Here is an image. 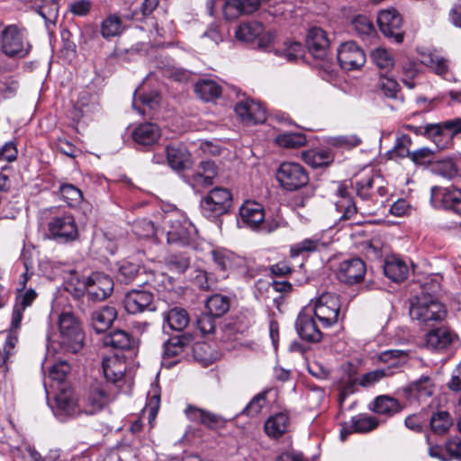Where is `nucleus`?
I'll return each mask as SVG.
<instances>
[{"instance_id":"f257e3e1","label":"nucleus","mask_w":461,"mask_h":461,"mask_svg":"<svg viewBox=\"0 0 461 461\" xmlns=\"http://www.w3.org/2000/svg\"><path fill=\"white\" fill-rule=\"evenodd\" d=\"M446 313L445 306L430 294L422 293L411 302L410 316L421 323L441 321Z\"/></svg>"},{"instance_id":"f03ea898","label":"nucleus","mask_w":461,"mask_h":461,"mask_svg":"<svg viewBox=\"0 0 461 461\" xmlns=\"http://www.w3.org/2000/svg\"><path fill=\"white\" fill-rule=\"evenodd\" d=\"M232 203V194L228 188L212 189L200 203L201 212L209 219H215L229 212Z\"/></svg>"},{"instance_id":"7ed1b4c3","label":"nucleus","mask_w":461,"mask_h":461,"mask_svg":"<svg viewBox=\"0 0 461 461\" xmlns=\"http://www.w3.org/2000/svg\"><path fill=\"white\" fill-rule=\"evenodd\" d=\"M340 301L338 295L323 293L314 303L312 313L321 328H330L338 323L340 315Z\"/></svg>"},{"instance_id":"20e7f679","label":"nucleus","mask_w":461,"mask_h":461,"mask_svg":"<svg viewBox=\"0 0 461 461\" xmlns=\"http://www.w3.org/2000/svg\"><path fill=\"white\" fill-rule=\"evenodd\" d=\"M1 50L8 57H25L31 49L24 32L16 25L6 26L0 33Z\"/></svg>"},{"instance_id":"39448f33","label":"nucleus","mask_w":461,"mask_h":461,"mask_svg":"<svg viewBox=\"0 0 461 461\" xmlns=\"http://www.w3.org/2000/svg\"><path fill=\"white\" fill-rule=\"evenodd\" d=\"M276 178L283 189L290 192L304 187L310 180L306 169L295 162L280 164L276 173Z\"/></svg>"},{"instance_id":"423d86ee","label":"nucleus","mask_w":461,"mask_h":461,"mask_svg":"<svg viewBox=\"0 0 461 461\" xmlns=\"http://www.w3.org/2000/svg\"><path fill=\"white\" fill-rule=\"evenodd\" d=\"M60 345L68 351L76 353L83 347L84 333L77 319L70 312H64L59 321Z\"/></svg>"},{"instance_id":"0eeeda50","label":"nucleus","mask_w":461,"mask_h":461,"mask_svg":"<svg viewBox=\"0 0 461 461\" xmlns=\"http://www.w3.org/2000/svg\"><path fill=\"white\" fill-rule=\"evenodd\" d=\"M50 237L58 243H69L78 238V228L73 215L64 213L51 218L48 223Z\"/></svg>"},{"instance_id":"6e6552de","label":"nucleus","mask_w":461,"mask_h":461,"mask_svg":"<svg viewBox=\"0 0 461 461\" xmlns=\"http://www.w3.org/2000/svg\"><path fill=\"white\" fill-rule=\"evenodd\" d=\"M457 334L448 327L441 326L429 330L424 337V347L434 352L445 353L458 343Z\"/></svg>"},{"instance_id":"1a4fd4ad","label":"nucleus","mask_w":461,"mask_h":461,"mask_svg":"<svg viewBox=\"0 0 461 461\" xmlns=\"http://www.w3.org/2000/svg\"><path fill=\"white\" fill-rule=\"evenodd\" d=\"M235 37L242 42L257 41L258 47L266 49L275 41V32H265L264 26L259 22H249L241 23L235 31Z\"/></svg>"},{"instance_id":"9d476101","label":"nucleus","mask_w":461,"mask_h":461,"mask_svg":"<svg viewBox=\"0 0 461 461\" xmlns=\"http://www.w3.org/2000/svg\"><path fill=\"white\" fill-rule=\"evenodd\" d=\"M430 203L435 208L461 214V189L454 186H433L430 190Z\"/></svg>"},{"instance_id":"9b49d317","label":"nucleus","mask_w":461,"mask_h":461,"mask_svg":"<svg viewBox=\"0 0 461 461\" xmlns=\"http://www.w3.org/2000/svg\"><path fill=\"white\" fill-rule=\"evenodd\" d=\"M377 23L384 36L393 38L398 43L402 41V18L394 8L380 11L377 15Z\"/></svg>"},{"instance_id":"f8f14e48","label":"nucleus","mask_w":461,"mask_h":461,"mask_svg":"<svg viewBox=\"0 0 461 461\" xmlns=\"http://www.w3.org/2000/svg\"><path fill=\"white\" fill-rule=\"evenodd\" d=\"M154 294L147 290L132 289L124 295L122 303L127 312L137 314L145 311H155Z\"/></svg>"},{"instance_id":"ddd939ff","label":"nucleus","mask_w":461,"mask_h":461,"mask_svg":"<svg viewBox=\"0 0 461 461\" xmlns=\"http://www.w3.org/2000/svg\"><path fill=\"white\" fill-rule=\"evenodd\" d=\"M338 60L345 70L359 68L366 62L363 50L353 41L342 43L338 49Z\"/></svg>"},{"instance_id":"4468645a","label":"nucleus","mask_w":461,"mask_h":461,"mask_svg":"<svg viewBox=\"0 0 461 461\" xmlns=\"http://www.w3.org/2000/svg\"><path fill=\"white\" fill-rule=\"evenodd\" d=\"M167 222L169 224V229L167 231L168 243L180 245L189 243L194 230V226L189 221L180 217L168 216Z\"/></svg>"},{"instance_id":"2eb2a0df","label":"nucleus","mask_w":461,"mask_h":461,"mask_svg":"<svg viewBox=\"0 0 461 461\" xmlns=\"http://www.w3.org/2000/svg\"><path fill=\"white\" fill-rule=\"evenodd\" d=\"M213 263L216 268L222 272V276L226 273L233 270L243 271L246 267V259L226 249H215L211 252Z\"/></svg>"},{"instance_id":"dca6fc26","label":"nucleus","mask_w":461,"mask_h":461,"mask_svg":"<svg viewBox=\"0 0 461 461\" xmlns=\"http://www.w3.org/2000/svg\"><path fill=\"white\" fill-rule=\"evenodd\" d=\"M86 289L89 298L102 301L111 295L113 290V281L107 275L94 273L87 278Z\"/></svg>"},{"instance_id":"f3484780","label":"nucleus","mask_w":461,"mask_h":461,"mask_svg":"<svg viewBox=\"0 0 461 461\" xmlns=\"http://www.w3.org/2000/svg\"><path fill=\"white\" fill-rule=\"evenodd\" d=\"M366 274V265L359 258L343 260L339 263L336 275L340 282L353 285L360 282Z\"/></svg>"},{"instance_id":"a211bd4d","label":"nucleus","mask_w":461,"mask_h":461,"mask_svg":"<svg viewBox=\"0 0 461 461\" xmlns=\"http://www.w3.org/2000/svg\"><path fill=\"white\" fill-rule=\"evenodd\" d=\"M236 114L246 123L258 124L266 121V110L262 104L253 99L246 98L235 105Z\"/></svg>"},{"instance_id":"6ab92c4d","label":"nucleus","mask_w":461,"mask_h":461,"mask_svg":"<svg viewBox=\"0 0 461 461\" xmlns=\"http://www.w3.org/2000/svg\"><path fill=\"white\" fill-rule=\"evenodd\" d=\"M185 413L190 421L205 426L210 429H217L225 427L227 420L209 411L188 405Z\"/></svg>"},{"instance_id":"aec40b11","label":"nucleus","mask_w":461,"mask_h":461,"mask_svg":"<svg viewBox=\"0 0 461 461\" xmlns=\"http://www.w3.org/2000/svg\"><path fill=\"white\" fill-rule=\"evenodd\" d=\"M313 316L305 311L301 312L296 319L295 328L303 339L309 342H319L322 338V333Z\"/></svg>"},{"instance_id":"412c9836","label":"nucleus","mask_w":461,"mask_h":461,"mask_svg":"<svg viewBox=\"0 0 461 461\" xmlns=\"http://www.w3.org/2000/svg\"><path fill=\"white\" fill-rule=\"evenodd\" d=\"M113 400L107 393L104 385L95 384L89 388L85 399L84 411L86 414H94L101 411Z\"/></svg>"},{"instance_id":"4be33fe9","label":"nucleus","mask_w":461,"mask_h":461,"mask_svg":"<svg viewBox=\"0 0 461 461\" xmlns=\"http://www.w3.org/2000/svg\"><path fill=\"white\" fill-rule=\"evenodd\" d=\"M54 401L56 415L74 416L81 411L76 394L69 387L60 388Z\"/></svg>"},{"instance_id":"5701e85b","label":"nucleus","mask_w":461,"mask_h":461,"mask_svg":"<svg viewBox=\"0 0 461 461\" xmlns=\"http://www.w3.org/2000/svg\"><path fill=\"white\" fill-rule=\"evenodd\" d=\"M306 46L313 57L323 59L330 46L326 32L319 27L311 28L307 33Z\"/></svg>"},{"instance_id":"b1692460","label":"nucleus","mask_w":461,"mask_h":461,"mask_svg":"<svg viewBox=\"0 0 461 461\" xmlns=\"http://www.w3.org/2000/svg\"><path fill=\"white\" fill-rule=\"evenodd\" d=\"M240 219L248 227L256 229L265 220L262 204L254 201H246L240 208Z\"/></svg>"},{"instance_id":"393cba45","label":"nucleus","mask_w":461,"mask_h":461,"mask_svg":"<svg viewBox=\"0 0 461 461\" xmlns=\"http://www.w3.org/2000/svg\"><path fill=\"white\" fill-rule=\"evenodd\" d=\"M102 368L105 379L108 382L116 383L123 377L127 365L122 357L114 354L103 358Z\"/></svg>"},{"instance_id":"a878e982","label":"nucleus","mask_w":461,"mask_h":461,"mask_svg":"<svg viewBox=\"0 0 461 461\" xmlns=\"http://www.w3.org/2000/svg\"><path fill=\"white\" fill-rule=\"evenodd\" d=\"M336 194L339 197V200L335 203L336 208L342 213L340 220H350L358 210H361V207L356 205L344 183L338 185Z\"/></svg>"},{"instance_id":"bb28decb","label":"nucleus","mask_w":461,"mask_h":461,"mask_svg":"<svg viewBox=\"0 0 461 461\" xmlns=\"http://www.w3.org/2000/svg\"><path fill=\"white\" fill-rule=\"evenodd\" d=\"M160 135L159 127L152 122L139 124L131 132L132 140L141 146H149L156 143Z\"/></svg>"},{"instance_id":"cd10ccee","label":"nucleus","mask_w":461,"mask_h":461,"mask_svg":"<svg viewBox=\"0 0 461 461\" xmlns=\"http://www.w3.org/2000/svg\"><path fill=\"white\" fill-rule=\"evenodd\" d=\"M446 124L447 122L443 121L438 123H428L423 126V136L431 140L440 149L451 146L450 135L447 128L444 127Z\"/></svg>"},{"instance_id":"c85d7f7f","label":"nucleus","mask_w":461,"mask_h":461,"mask_svg":"<svg viewBox=\"0 0 461 461\" xmlns=\"http://www.w3.org/2000/svg\"><path fill=\"white\" fill-rule=\"evenodd\" d=\"M326 242L321 240V237L316 234L292 244L290 247V256L296 258L301 255L321 251L326 248Z\"/></svg>"},{"instance_id":"c756f323","label":"nucleus","mask_w":461,"mask_h":461,"mask_svg":"<svg viewBox=\"0 0 461 461\" xmlns=\"http://www.w3.org/2000/svg\"><path fill=\"white\" fill-rule=\"evenodd\" d=\"M37 294L33 289H28L16 296L15 303L12 312V326L19 329L23 320V312L36 299Z\"/></svg>"},{"instance_id":"7c9ffc66","label":"nucleus","mask_w":461,"mask_h":461,"mask_svg":"<svg viewBox=\"0 0 461 461\" xmlns=\"http://www.w3.org/2000/svg\"><path fill=\"white\" fill-rule=\"evenodd\" d=\"M217 176L218 167L213 161H202L193 176V181L198 186L207 187L213 184Z\"/></svg>"},{"instance_id":"2f4dec72","label":"nucleus","mask_w":461,"mask_h":461,"mask_svg":"<svg viewBox=\"0 0 461 461\" xmlns=\"http://www.w3.org/2000/svg\"><path fill=\"white\" fill-rule=\"evenodd\" d=\"M117 312L114 307L105 306L96 310L92 314V325L97 333L106 331L116 319Z\"/></svg>"},{"instance_id":"473e14b6","label":"nucleus","mask_w":461,"mask_h":461,"mask_svg":"<svg viewBox=\"0 0 461 461\" xmlns=\"http://www.w3.org/2000/svg\"><path fill=\"white\" fill-rule=\"evenodd\" d=\"M167 162L175 170H183L188 167L190 153L185 147L170 145L166 149Z\"/></svg>"},{"instance_id":"72a5a7b5","label":"nucleus","mask_w":461,"mask_h":461,"mask_svg":"<svg viewBox=\"0 0 461 461\" xmlns=\"http://www.w3.org/2000/svg\"><path fill=\"white\" fill-rule=\"evenodd\" d=\"M384 272L388 278L398 283L407 278L409 267L402 259L392 257L385 261Z\"/></svg>"},{"instance_id":"f704fd0d","label":"nucleus","mask_w":461,"mask_h":461,"mask_svg":"<svg viewBox=\"0 0 461 461\" xmlns=\"http://www.w3.org/2000/svg\"><path fill=\"white\" fill-rule=\"evenodd\" d=\"M408 391L418 401H424L433 394L434 384L429 376L422 375L409 385Z\"/></svg>"},{"instance_id":"c9c22d12","label":"nucleus","mask_w":461,"mask_h":461,"mask_svg":"<svg viewBox=\"0 0 461 461\" xmlns=\"http://www.w3.org/2000/svg\"><path fill=\"white\" fill-rule=\"evenodd\" d=\"M303 161L313 168L327 167L332 163L334 158L327 149H310L302 154Z\"/></svg>"},{"instance_id":"e433bc0d","label":"nucleus","mask_w":461,"mask_h":461,"mask_svg":"<svg viewBox=\"0 0 461 461\" xmlns=\"http://www.w3.org/2000/svg\"><path fill=\"white\" fill-rule=\"evenodd\" d=\"M289 417L286 413L279 412L269 417L265 422L266 433L272 438H279L287 429Z\"/></svg>"},{"instance_id":"4c0bfd02","label":"nucleus","mask_w":461,"mask_h":461,"mask_svg":"<svg viewBox=\"0 0 461 461\" xmlns=\"http://www.w3.org/2000/svg\"><path fill=\"white\" fill-rule=\"evenodd\" d=\"M194 91L201 99L209 102L221 95V86L213 80L203 79L196 83Z\"/></svg>"},{"instance_id":"58836bf2","label":"nucleus","mask_w":461,"mask_h":461,"mask_svg":"<svg viewBox=\"0 0 461 461\" xmlns=\"http://www.w3.org/2000/svg\"><path fill=\"white\" fill-rule=\"evenodd\" d=\"M402 410L400 402L393 397L380 395L374 402L373 411L379 414L393 415Z\"/></svg>"},{"instance_id":"ea45409f","label":"nucleus","mask_w":461,"mask_h":461,"mask_svg":"<svg viewBox=\"0 0 461 461\" xmlns=\"http://www.w3.org/2000/svg\"><path fill=\"white\" fill-rule=\"evenodd\" d=\"M105 347H112L118 349H129L133 344L131 336L123 330H115L105 335L103 339Z\"/></svg>"},{"instance_id":"a19ab883","label":"nucleus","mask_w":461,"mask_h":461,"mask_svg":"<svg viewBox=\"0 0 461 461\" xmlns=\"http://www.w3.org/2000/svg\"><path fill=\"white\" fill-rule=\"evenodd\" d=\"M205 307L211 316L221 317L228 312L230 299L225 295L216 294L207 299Z\"/></svg>"},{"instance_id":"79ce46f5","label":"nucleus","mask_w":461,"mask_h":461,"mask_svg":"<svg viewBox=\"0 0 461 461\" xmlns=\"http://www.w3.org/2000/svg\"><path fill=\"white\" fill-rule=\"evenodd\" d=\"M420 62L431 68L438 75L442 76L447 71V61L441 56L430 51H420Z\"/></svg>"},{"instance_id":"37998d69","label":"nucleus","mask_w":461,"mask_h":461,"mask_svg":"<svg viewBox=\"0 0 461 461\" xmlns=\"http://www.w3.org/2000/svg\"><path fill=\"white\" fill-rule=\"evenodd\" d=\"M306 137L300 132H285L276 136L275 142L285 149H297L306 144Z\"/></svg>"},{"instance_id":"c03bdc74","label":"nucleus","mask_w":461,"mask_h":461,"mask_svg":"<svg viewBox=\"0 0 461 461\" xmlns=\"http://www.w3.org/2000/svg\"><path fill=\"white\" fill-rule=\"evenodd\" d=\"M123 30L122 19L114 14L108 15L101 23V34L105 39L120 35Z\"/></svg>"},{"instance_id":"a18cd8bd","label":"nucleus","mask_w":461,"mask_h":461,"mask_svg":"<svg viewBox=\"0 0 461 461\" xmlns=\"http://www.w3.org/2000/svg\"><path fill=\"white\" fill-rule=\"evenodd\" d=\"M189 315L185 309L182 308H173L171 309L167 316L166 321L168 323L171 330H183L189 323Z\"/></svg>"},{"instance_id":"49530a36","label":"nucleus","mask_w":461,"mask_h":461,"mask_svg":"<svg viewBox=\"0 0 461 461\" xmlns=\"http://www.w3.org/2000/svg\"><path fill=\"white\" fill-rule=\"evenodd\" d=\"M431 171L444 178L452 179L457 175L458 169L453 159L444 158L434 162L431 165Z\"/></svg>"},{"instance_id":"de8ad7c7","label":"nucleus","mask_w":461,"mask_h":461,"mask_svg":"<svg viewBox=\"0 0 461 461\" xmlns=\"http://www.w3.org/2000/svg\"><path fill=\"white\" fill-rule=\"evenodd\" d=\"M453 424L450 414L446 411H438L430 418V427L438 435L445 434Z\"/></svg>"},{"instance_id":"09e8293b","label":"nucleus","mask_w":461,"mask_h":461,"mask_svg":"<svg viewBox=\"0 0 461 461\" xmlns=\"http://www.w3.org/2000/svg\"><path fill=\"white\" fill-rule=\"evenodd\" d=\"M352 423V431L357 433H367L378 426V420L376 418L368 416L366 414H360L356 417H353L351 420Z\"/></svg>"},{"instance_id":"8fccbe9b","label":"nucleus","mask_w":461,"mask_h":461,"mask_svg":"<svg viewBox=\"0 0 461 461\" xmlns=\"http://www.w3.org/2000/svg\"><path fill=\"white\" fill-rule=\"evenodd\" d=\"M61 199L69 206H77L83 200V194L79 188L71 184H63L59 186Z\"/></svg>"},{"instance_id":"3c124183","label":"nucleus","mask_w":461,"mask_h":461,"mask_svg":"<svg viewBox=\"0 0 461 461\" xmlns=\"http://www.w3.org/2000/svg\"><path fill=\"white\" fill-rule=\"evenodd\" d=\"M38 13L47 23L55 24L59 16V4L56 0H44Z\"/></svg>"},{"instance_id":"603ef678","label":"nucleus","mask_w":461,"mask_h":461,"mask_svg":"<svg viewBox=\"0 0 461 461\" xmlns=\"http://www.w3.org/2000/svg\"><path fill=\"white\" fill-rule=\"evenodd\" d=\"M140 269L139 264L124 261L119 267L118 279L121 282L131 283L138 276Z\"/></svg>"},{"instance_id":"864d4df0","label":"nucleus","mask_w":461,"mask_h":461,"mask_svg":"<svg viewBox=\"0 0 461 461\" xmlns=\"http://www.w3.org/2000/svg\"><path fill=\"white\" fill-rule=\"evenodd\" d=\"M372 61L380 68L387 69L393 66L394 59L391 53L384 48H376L371 52Z\"/></svg>"},{"instance_id":"5fc2aeb1","label":"nucleus","mask_w":461,"mask_h":461,"mask_svg":"<svg viewBox=\"0 0 461 461\" xmlns=\"http://www.w3.org/2000/svg\"><path fill=\"white\" fill-rule=\"evenodd\" d=\"M420 73V65L412 60L406 61L402 65V83L410 89H412L416 83L415 77Z\"/></svg>"},{"instance_id":"6e6d98bb","label":"nucleus","mask_w":461,"mask_h":461,"mask_svg":"<svg viewBox=\"0 0 461 461\" xmlns=\"http://www.w3.org/2000/svg\"><path fill=\"white\" fill-rule=\"evenodd\" d=\"M267 392H261L255 395L243 409L242 413L250 417H255L259 414L267 403Z\"/></svg>"},{"instance_id":"4d7b16f0","label":"nucleus","mask_w":461,"mask_h":461,"mask_svg":"<svg viewBox=\"0 0 461 461\" xmlns=\"http://www.w3.org/2000/svg\"><path fill=\"white\" fill-rule=\"evenodd\" d=\"M133 231L140 238H150L158 232L154 223L148 219L137 221L133 225Z\"/></svg>"},{"instance_id":"13d9d810","label":"nucleus","mask_w":461,"mask_h":461,"mask_svg":"<svg viewBox=\"0 0 461 461\" xmlns=\"http://www.w3.org/2000/svg\"><path fill=\"white\" fill-rule=\"evenodd\" d=\"M223 15L226 20H235L241 15H245L240 0H227L222 8Z\"/></svg>"},{"instance_id":"bf43d9fd","label":"nucleus","mask_w":461,"mask_h":461,"mask_svg":"<svg viewBox=\"0 0 461 461\" xmlns=\"http://www.w3.org/2000/svg\"><path fill=\"white\" fill-rule=\"evenodd\" d=\"M352 26L359 35H370L375 32L372 22L365 15H358L354 18Z\"/></svg>"},{"instance_id":"052dcab7","label":"nucleus","mask_w":461,"mask_h":461,"mask_svg":"<svg viewBox=\"0 0 461 461\" xmlns=\"http://www.w3.org/2000/svg\"><path fill=\"white\" fill-rule=\"evenodd\" d=\"M16 330L17 329L13 328L11 325V330L9 332L0 335V346L8 356L13 353L18 341Z\"/></svg>"},{"instance_id":"680f3d73","label":"nucleus","mask_w":461,"mask_h":461,"mask_svg":"<svg viewBox=\"0 0 461 461\" xmlns=\"http://www.w3.org/2000/svg\"><path fill=\"white\" fill-rule=\"evenodd\" d=\"M330 143L336 147L352 149L361 143V139L355 134L342 135L334 137Z\"/></svg>"},{"instance_id":"e2e57ef3","label":"nucleus","mask_w":461,"mask_h":461,"mask_svg":"<svg viewBox=\"0 0 461 461\" xmlns=\"http://www.w3.org/2000/svg\"><path fill=\"white\" fill-rule=\"evenodd\" d=\"M386 375L387 373L384 369L373 370L371 372L364 374L361 376L359 380V384L363 387H370Z\"/></svg>"},{"instance_id":"0e129e2a","label":"nucleus","mask_w":461,"mask_h":461,"mask_svg":"<svg viewBox=\"0 0 461 461\" xmlns=\"http://www.w3.org/2000/svg\"><path fill=\"white\" fill-rule=\"evenodd\" d=\"M167 265L171 270L183 273L189 267L190 261L183 255H172L167 259Z\"/></svg>"},{"instance_id":"69168bd1","label":"nucleus","mask_w":461,"mask_h":461,"mask_svg":"<svg viewBox=\"0 0 461 461\" xmlns=\"http://www.w3.org/2000/svg\"><path fill=\"white\" fill-rule=\"evenodd\" d=\"M70 371L69 365L65 361H60L53 365L50 370V377L52 380L62 382Z\"/></svg>"},{"instance_id":"338daca9","label":"nucleus","mask_w":461,"mask_h":461,"mask_svg":"<svg viewBox=\"0 0 461 461\" xmlns=\"http://www.w3.org/2000/svg\"><path fill=\"white\" fill-rule=\"evenodd\" d=\"M183 352V344L180 339L175 338L167 340L164 344L163 356L165 357H172L178 356Z\"/></svg>"},{"instance_id":"774afa93","label":"nucleus","mask_w":461,"mask_h":461,"mask_svg":"<svg viewBox=\"0 0 461 461\" xmlns=\"http://www.w3.org/2000/svg\"><path fill=\"white\" fill-rule=\"evenodd\" d=\"M91 6L89 0H77L70 3L68 9L75 15L85 16L90 12Z\"/></svg>"}]
</instances>
